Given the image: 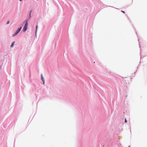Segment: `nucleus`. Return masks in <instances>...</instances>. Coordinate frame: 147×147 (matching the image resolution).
<instances>
[{
  "instance_id": "obj_1",
  "label": "nucleus",
  "mask_w": 147,
  "mask_h": 147,
  "mask_svg": "<svg viewBox=\"0 0 147 147\" xmlns=\"http://www.w3.org/2000/svg\"><path fill=\"white\" fill-rule=\"evenodd\" d=\"M28 24V21H26V23L24 25V27L23 28V30L24 32H25L27 30Z\"/></svg>"
},
{
  "instance_id": "obj_2",
  "label": "nucleus",
  "mask_w": 147,
  "mask_h": 147,
  "mask_svg": "<svg viewBox=\"0 0 147 147\" xmlns=\"http://www.w3.org/2000/svg\"><path fill=\"white\" fill-rule=\"evenodd\" d=\"M41 80L43 82V84H44L45 83V80L44 79L43 77H42V74H41Z\"/></svg>"
},
{
  "instance_id": "obj_3",
  "label": "nucleus",
  "mask_w": 147,
  "mask_h": 147,
  "mask_svg": "<svg viewBox=\"0 0 147 147\" xmlns=\"http://www.w3.org/2000/svg\"><path fill=\"white\" fill-rule=\"evenodd\" d=\"M22 27H20L17 30V31L16 32L17 33H18L19 32H20V31L21 30Z\"/></svg>"
},
{
  "instance_id": "obj_4",
  "label": "nucleus",
  "mask_w": 147,
  "mask_h": 147,
  "mask_svg": "<svg viewBox=\"0 0 147 147\" xmlns=\"http://www.w3.org/2000/svg\"><path fill=\"white\" fill-rule=\"evenodd\" d=\"M38 28V25H37L36 26V31H35L36 35V33Z\"/></svg>"
},
{
  "instance_id": "obj_5",
  "label": "nucleus",
  "mask_w": 147,
  "mask_h": 147,
  "mask_svg": "<svg viewBox=\"0 0 147 147\" xmlns=\"http://www.w3.org/2000/svg\"><path fill=\"white\" fill-rule=\"evenodd\" d=\"M14 43H15V42H12V43H11V47H12Z\"/></svg>"
},
{
  "instance_id": "obj_6",
  "label": "nucleus",
  "mask_w": 147,
  "mask_h": 147,
  "mask_svg": "<svg viewBox=\"0 0 147 147\" xmlns=\"http://www.w3.org/2000/svg\"><path fill=\"white\" fill-rule=\"evenodd\" d=\"M18 33H17L16 32L14 33V34L13 35V36H14L16 35Z\"/></svg>"
},
{
  "instance_id": "obj_7",
  "label": "nucleus",
  "mask_w": 147,
  "mask_h": 147,
  "mask_svg": "<svg viewBox=\"0 0 147 147\" xmlns=\"http://www.w3.org/2000/svg\"><path fill=\"white\" fill-rule=\"evenodd\" d=\"M18 33H17L16 32L14 33V34L13 35V36H14L16 35Z\"/></svg>"
},
{
  "instance_id": "obj_8",
  "label": "nucleus",
  "mask_w": 147,
  "mask_h": 147,
  "mask_svg": "<svg viewBox=\"0 0 147 147\" xmlns=\"http://www.w3.org/2000/svg\"><path fill=\"white\" fill-rule=\"evenodd\" d=\"M32 11V10H31V11H30V13L29 16H30H30H31V13Z\"/></svg>"
},
{
  "instance_id": "obj_9",
  "label": "nucleus",
  "mask_w": 147,
  "mask_h": 147,
  "mask_svg": "<svg viewBox=\"0 0 147 147\" xmlns=\"http://www.w3.org/2000/svg\"><path fill=\"white\" fill-rule=\"evenodd\" d=\"M9 23V21H8L7 22V24H8Z\"/></svg>"
},
{
  "instance_id": "obj_10",
  "label": "nucleus",
  "mask_w": 147,
  "mask_h": 147,
  "mask_svg": "<svg viewBox=\"0 0 147 147\" xmlns=\"http://www.w3.org/2000/svg\"><path fill=\"white\" fill-rule=\"evenodd\" d=\"M121 11L124 13H125V12L124 11H123L122 10V11Z\"/></svg>"
},
{
  "instance_id": "obj_11",
  "label": "nucleus",
  "mask_w": 147,
  "mask_h": 147,
  "mask_svg": "<svg viewBox=\"0 0 147 147\" xmlns=\"http://www.w3.org/2000/svg\"><path fill=\"white\" fill-rule=\"evenodd\" d=\"M125 122H127V120H126V119H125Z\"/></svg>"
},
{
  "instance_id": "obj_12",
  "label": "nucleus",
  "mask_w": 147,
  "mask_h": 147,
  "mask_svg": "<svg viewBox=\"0 0 147 147\" xmlns=\"http://www.w3.org/2000/svg\"><path fill=\"white\" fill-rule=\"evenodd\" d=\"M20 1H22V0H19Z\"/></svg>"
}]
</instances>
